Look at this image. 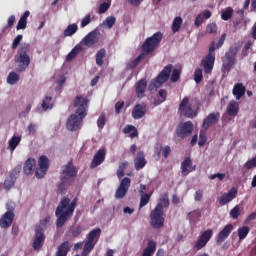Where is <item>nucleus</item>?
<instances>
[{
    "mask_svg": "<svg viewBox=\"0 0 256 256\" xmlns=\"http://www.w3.org/2000/svg\"><path fill=\"white\" fill-rule=\"evenodd\" d=\"M194 81H195V83H201V81H203V70H201V69L195 70Z\"/></svg>",
    "mask_w": 256,
    "mask_h": 256,
    "instance_id": "obj_56",
    "label": "nucleus"
},
{
    "mask_svg": "<svg viewBox=\"0 0 256 256\" xmlns=\"http://www.w3.org/2000/svg\"><path fill=\"white\" fill-rule=\"evenodd\" d=\"M116 22H117V18H115L114 16H108L103 21V25L104 27H107V29H113V26L115 25Z\"/></svg>",
    "mask_w": 256,
    "mask_h": 256,
    "instance_id": "obj_48",
    "label": "nucleus"
},
{
    "mask_svg": "<svg viewBox=\"0 0 256 256\" xmlns=\"http://www.w3.org/2000/svg\"><path fill=\"white\" fill-rule=\"evenodd\" d=\"M61 177L63 178V181H65V179L69 181L70 179H73V177H77V170L73 165V161H70L67 165L63 166Z\"/></svg>",
    "mask_w": 256,
    "mask_h": 256,
    "instance_id": "obj_17",
    "label": "nucleus"
},
{
    "mask_svg": "<svg viewBox=\"0 0 256 256\" xmlns=\"http://www.w3.org/2000/svg\"><path fill=\"white\" fill-rule=\"evenodd\" d=\"M211 237H213V230H211V229L205 230L200 235L201 240L204 241L205 243H209V241H211Z\"/></svg>",
    "mask_w": 256,
    "mask_h": 256,
    "instance_id": "obj_49",
    "label": "nucleus"
},
{
    "mask_svg": "<svg viewBox=\"0 0 256 256\" xmlns=\"http://www.w3.org/2000/svg\"><path fill=\"white\" fill-rule=\"evenodd\" d=\"M105 123H107V118L105 117V114H102L97 120L98 129H103Z\"/></svg>",
    "mask_w": 256,
    "mask_h": 256,
    "instance_id": "obj_60",
    "label": "nucleus"
},
{
    "mask_svg": "<svg viewBox=\"0 0 256 256\" xmlns=\"http://www.w3.org/2000/svg\"><path fill=\"white\" fill-rule=\"evenodd\" d=\"M203 19H211V11L205 10L203 13L198 14L194 22L195 27H201Z\"/></svg>",
    "mask_w": 256,
    "mask_h": 256,
    "instance_id": "obj_34",
    "label": "nucleus"
},
{
    "mask_svg": "<svg viewBox=\"0 0 256 256\" xmlns=\"http://www.w3.org/2000/svg\"><path fill=\"white\" fill-rule=\"evenodd\" d=\"M161 153H162V156L164 157V159H168L169 156L171 155V146H168V145L165 147L156 146L155 154L157 155L158 158L161 157Z\"/></svg>",
    "mask_w": 256,
    "mask_h": 256,
    "instance_id": "obj_31",
    "label": "nucleus"
},
{
    "mask_svg": "<svg viewBox=\"0 0 256 256\" xmlns=\"http://www.w3.org/2000/svg\"><path fill=\"white\" fill-rule=\"evenodd\" d=\"M157 251V243L153 240L148 241L147 247L144 249L142 256H153Z\"/></svg>",
    "mask_w": 256,
    "mask_h": 256,
    "instance_id": "obj_32",
    "label": "nucleus"
},
{
    "mask_svg": "<svg viewBox=\"0 0 256 256\" xmlns=\"http://www.w3.org/2000/svg\"><path fill=\"white\" fill-rule=\"evenodd\" d=\"M171 71H173V64L166 65L156 77L155 87H161L163 83H167L169 81V77H171Z\"/></svg>",
    "mask_w": 256,
    "mask_h": 256,
    "instance_id": "obj_11",
    "label": "nucleus"
},
{
    "mask_svg": "<svg viewBox=\"0 0 256 256\" xmlns=\"http://www.w3.org/2000/svg\"><path fill=\"white\" fill-rule=\"evenodd\" d=\"M47 171H49V158H47L45 155H42L38 159V168L35 171L37 179H43V177L47 175Z\"/></svg>",
    "mask_w": 256,
    "mask_h": 256,
    "instance_id": "obj_9",
    "label": "nucleus"
},
{
    "mask_svg": "<svg viewBox=\"0 0 256 256\" xmlns=\"http://www.w3.org/2000/svg\"><path fill=\"white\" fill-rule=\"evenodd\" d=\"M167 207H169V194L164 193V194L160 195V198L158 200V203H157L155 209L163 211V209H167Z\"/></svg>",
    "mask_w": 256,
    "mask_h": 256,
    "instance_id": "obj_29",
    "label": "nucleus"
},
{
    "mask_svg": "<svg viewBox=\"0 0 256 256\" xmlns=\"http://www.w3.org/2000/svg\"><path fill=\"white\" fill-rule=\"evenodd\" d=\"M124 107H125V102L123 101L117 102L115 105V113L119 115V113H121Z\"/></svg>",
    "mask_w": 256,
    "mask_h": 256,
    "instance_id": "obj_64",
    "label": "nucleus"
},
{
    "mask_svg": "<svg viewBox=\"0 0 256 256\" xmlns=\"http://www.w3.org/2000/svg\"><path fill=\"white\" fill-rule=\"evenodd\" d=\"M239 215H241V207H239V205H236L230 211V217H232V219H239Z\"/></svg>",
    "mask_w": 256,
    "mask_h": 256,
    "instance_id": "obj_53",
    "label": "nucleus"
},
{
    "mask_svg": "<svg viewBox=\"0 0 256 256\" xmlns=\"http://www.w3.org/2000/svg\"><path fill=\"white\" fill-rule=\"evenodd\" d=\"M29 51H31V45L23 43L19 46L17 54L14 56V62L17 66L18 73H25L31 65V56H29Z\"/></svg>",
    "mask_w": 256,
    "mask_h": 256,
    "instance_id": "obj_3",
    "label": "nucleus"
},
{
    "mask_svg": "<svg viewBox=\"0 0 256 256\" xmlns=\"http://www.w3.org/2000/svg\"><path fill=\"white\" fill-rule=\"evenodd\" d=\"M231 17H233V8L228 7L225 9L224 12H222L221 18L223 19V21H229Z\"/></svg>",
    "mask_w": 256,
    "mask_h": 256,
    "instance_id": "obj_50",
    "label": "nucleus"
},
{
    "mask_svg": "<svg viewBox=\"0 0 256 256\" xmlns=\"http://www.w3.org/2000/svg\"><path fill=\"white\" fill-rule=\"evenodd\" d=\"M188 219L190 223H197L199 219H201V211L200 210H194L188 214Z\"/></svg>",
    "mask_w": 256,
    "mask_h": 256,
    "instance_id": "obj_43",
    "label": "nucleus"
},
{
    "mask_svg": "<svg viewBox=\"0 0 256 256\" xmlns=\"http://www.w3.org/2000/svg\"><path fill=\"white\" fill-rule=\"evenodd\" d=\"M232 93L237 100L241 99L245 95V86L242 83L235 84Z\"/></svg>",
    "mask_w": 256,
    "mask_h": 256,
    "instance_id": "obj_35",
    "label": "nucleus"
},
{
    "mask_svg": "<svg viewBox=\"0 0 256 256\" xmlns=\"http://www.w3.org/2000/svg\"><path fill=\"white\" fill-rule=\"evenodd\" d=\"M13 219H15V212L13 210H8L0 218V227L2 229H9L13 225Z\"/></svg>",
    "mask_w": 256,
    "mask_h": 256,
    "instance_id": "obj_18",
    "label": "nucleus"
},
{
    "mask_svg": "<svg viewBox=\"0 0 256 256\" xmlns=\"http://www.w3.org/2000/svg\"><path fill=\"white\" fill-rule=\"evenodd\" d=\"M150 225L153 229H161L165 226V212L154 208L150 213Z\"/></svg>",
    "mask_w": 256,
    "mask_h": 256,
    "instance_id": "obj_6",
    "label": "nucleus"
},
{
    "mask_svg": "<svg viewBox=\"0 0 256 256\" xmlns=\"http://www.w3.org/2000/svg\"><path fill=\"white\" fill-rule=\"evenodd\" d=\"M247 235H249V226H242L238 228L239 241H243V239H246Z\"/></svg>",
    "mask_w": 256,
    "mask_h": 256,
    "instance_id": "obj_45",
    "label": "nucleus"
},
{
    "mask_svg": "<svg viewBox=\"0 0 256 256\" xmlns=\"http://www.w3.org/2000/svg\"><path fill=\"white\" fill-rule=\"evenodd\" d=\"M53 98L51 96H46L45 99L42 101V109L43 111H48V109H53Z\"/></svg>",
    "mask_w": 256,
    "mask_h": 256,
    "instance_id": "obj_46",
    "label": "nucleus"
},
{
    "mask_svg": "<svg viewBox=\"0 0 256 256\" xmlns=\"http://www.w3.org/2000/svg\"><path fill=\"white\" fill-rule=\"evenodd\" d=\"M161 41H163V34L161 32H156L151 37H148L142 45L143 53L130 63L132 69H135V67L141 63L142 59H145V55H150V53H153V51L159 47Z\"/></svg>",
    "mask_w": 256,
    "mask_h": 256,
    "instance_id": "obj_2",
    "label": "nucleus"
},
{
    "mask_svg": "<svg viewBox=\"0 0 256 256\" xmlns=\"http://www.w3.org/2000/svg\"><path fill=\"white\" fill-rule=\"evenodd\" d=\"M19 143H21V136H12L9 140L8 147L11 151H15Z\"/></svg>",
    "mask_w": 256,
    "mask_h": 256,
    "instance_id": "obj_42",
    "label": "nucleus"
},
{
    "mask_svg": "<svg viewBox=\"0 0 256 256\" xmlns=\"http://www.w3.org/2000/svg\"><path fill=\"white\" fill-rule=\"evenodd\" d=\"M125 167H127V163H122L117 170V177L118 179H123L125 177Z\"/></svg>",
    "mask_w": 256,
    "mask_h": 256,
    "instance_id": "obj_58",
    "label": "nucleus"
},
{
    "mask_svg": "<svg viewBox=\"0 0 256 256\" xmlns=\"http://www.w3.org/2000/svg\"><path fill=\"white\" fill-rule=\"evenodd\" d=\"M239 45L234 44L230 46L229 50L225 53V60L222 64V73H229L237 61V53H239Z\"/></svg>",
    "mask_w": 256,
    "mask_h": 256,
    "instance_id": "obj_4",
    "label": "nucleus"
},
{
    "mask_svg": "<svg viewBox=\"0 0 256 256\" xmlns=\"http://www.w3.org/2000/svg\"><path fill=\"white\" fill-rule=\"evenodd\" d=\"M196 166H193V161L187 157L184 159V161L181 163V173L183 177H187L189 173H192V171H195Z\"/></svg>",
    "mask_w": 256,
    "mask_h": 256,
    "instance_id": "obj_24",
    "label": "nucleus"
},
{
    "mask_svg": "<svg viewBox=\"0 0 256 256\" xmlns=\"http://www.w3.org/2000/svg\"><path fill=\"white\" fill-rule=\"evenodd\" d=\"M21 41H23V35L18 34L12 42V49L13 50L17 49L21 44Z\"/></svg>",
    "mask_w": 256,
    "mask_h": 256,
    "instance_id": "obj_57",
    "label": "nucleus"
},
{
    "mask_svg": "<svg viewBox=\"0 0 256 256\" xmlns=\"http://www.w3.org/2000/svg\"><path fill=\"white\" fill-rule=\"evenodd\" d=\"M178 111L187 117L188 119H194L197 115V111L193 110L191 104H189V97H184L179 105Z\"/></svg>",
    "mask_w": 256,
    "mask_h": 256,
    "instance_id": "obj_8",
    "label": "nucleus"
},
{
    "mask_svg": "<svg viewBox=\"0 0 256 256\" xmlns=\"http://www.w3.org/2000/svg\"><path fill=\"white\" fill-rule=\"evenodd\" d=\"M123 133L125 135H129V137L131 139H135V137H139V131L137 130V128L133 125H127L124 129H123Z\"/></svg>",
    "mask_w": 256,
    "mask_h": 256,
    "instance_id": "obj_37",
    "label": "nucleus"
},
{
    "mask_svg": "<svg viewBox=\"0 0 256 256\" xmlns=\"http://www.w3.org/2000/svg\"><path fill=\"white\" fill-rule=\"evenodd\" d=\"M158 96L161 98L160 101H156L155 105H161L164 101H167V90L160 89L158 91Z\"/></svg>",
    "mask_w": 256,
    "mask_h": 256,
    "instance_id": "obj_52",
    "label": "nucleus"
},
{
    "mask_svg": "<svg viewBox=\"0 0 256 256\" xmlns=\"http://www.w3.org/2000/svg\"><path fill=\"white\" fill-rule=\"evenodd\" d=\"M81 233H83V227L79 225L71 229L72 237H79Z\"/></svg>",
    "mask_w": 256,
    "mask_h": 256,
    "instance_id": "obj_61",
    "label": "nucleus"
},
{
    "mask_svg": "<svg viewBox=\"0 0 256 256\" xmlns=\"http://www.w3.org/2000/svg\"><path fill=\"white\" fill-rule=\"evenodd\" d=\"M77 201H79L78 198H74L71 202V199L64 197L61 199L59 205L56 208L55 215L57 217L56 220V227L57 229H61L65 223H67V220L73 213H75V209L77 208Z\"/></svg>",
    "mask_w": 256,
    "mask_h": 256,
    "instance_id": "obj_1",
    "label": "nucleus"
},
{
    "mask_svg": "<svg viewBox=\"0 0 256 256\" xmlns=\"http://www.w3.org/2000/svg\"><path fill=\"white\" fill-rule=\"evenodd\" d=\"M69 251H71V244L69 241H64L59 245L56 251V256H67Z\"/></svg>",
    "mask_w": 256,
    "mask_h": 256,
    "instance_id": "obj_30",
    "label": "nucleus"
},
{
    "mask_svg": "<svg viewBox=\"0 0 256 256\" xmlns=\"http://www.w3.org/2000/svg\"><path fill=\"white\" fill-rule=\"evenodd\" d=\"M69 185V180H63V178L61 177V183L58 185V193H63L69 187Z\"/></svg>",
    "mask_w": 256,
    "mask_h": 256,
    "instance_id": "obj_51",
    "label": "nucleus"
},
{
    "mask_svg": "<svg viewBox=\"0 0 256 256\" xmlns=\"http://www.w3.org/2000/svg\"><path fill=\"white\" fill-rule=\"evenodd\" d=\"M145 91H147V79H140L136 83V95L138 99H143L145 97Z\"/></svg>",
    "mask_w": 256,
    "mask_h": 256,
    "instance_id": "obj_25",
    "label": "nucleus"
},
{
    "mask_svg": "<svg viewBox=\"0 0 256 256\" xmlns=\"http://www.w3.org/2000/svg\"><path fill=\"white\" fill-rule=\"evenodd\" d=\"M207 246V242H205L204 240H202L200 237L198 238V240L194 243V248L196 249V251H201V249H203V247Z\"/></svg>",
    "mask_w": 256,
    "mask_h": 256,
    "instance_id": "obj_55",
    "label": "nucleus"
},
{
    "mask_svg": "<svg viewBox=\"0 0 256 256\" xmlns=\"http://www.w3.org/2000/svg\"><path fill=\"white\" fill-rule=\"evenodd\" d=\"M145 165H147V160L145 159V152L140 151L134 159V166L136 171H140V169H143Z\"/></svg>",
    "mask_w": 256,
    "mask_h": 256,
    "instance_id": "obj_26",
    "label": "nucleus"
},
{
    "mask_svg": "<svg viewBox=\"0 0 256 256\" xmlns=\"http://www.w3.org/2000/svg\"><path fill=\"white\" fill-rule=\"evenodd\" d=\"M79 27L77 24H70L67 26V28L64 30V37H72V35H75L77 33V30Z\"/></svg>",
    "mask_w": 256,
    "mask_h": 256,
    "instance_id": "obj_40",
    "label": "nucleus"
},
{
    "mask_svg": "<svg viewBox=\"0 0 256 256\" xmlns=\"http://www.w3.org/2000/svg\"><path fill=\"white\" fill-rule=\"evenodd\" d=\"M227 113L230 117H237L239 113V103L236 101H232L227 106Z\"/></svg>",
    "mask_w": 256,
    "mask_h": 256,
    "instance_id": "obj_36",
    "label": "nucleus"
},
{
    "mask_svg": "<svg viewBox=\"0 0 256 256\" xmlns=\"http://www.w3.org/2000/svg\"><path fill=\"white\" fill-rule=\"evenodd\" d=\"M98 41L99 38H97L96 31L88 33L83 39V43L84 45H86V47H93V45H95V43H97Z\"/></svg>",
    "mask_w": 256,
    "mask_h": 256,
    "instance_id": "obj_27",
    "label": "nucleus"
},
{
    "mask_svg": "<svg viewBox=\"0 0 256 256\" xmlns=\"http://www.w3.org/2000/svg\"><path fill=\"white\" fill-rule=\"evenodd\" d=\"M106 155L107 151L105 149H99L92 159L90 168L95 169V167H99L105 161Z\"/></svg>",
    "mask_w": 256,
    "mask_h": 256,
    "instance_id": "obj_21",
    "label": "nucleus"
},
{
    "mask_svg": "<svg viewBox=\"0 0 256 256\" xmlns=\"http://www.w3.org/2000/svg\"><path fill=\"white\" fill-rule=\"evenodd\" d=\"M193 133V122L187 121L178 126L176 129V135L177 137H180V139H185V137H189Z\"/></svg>",
    "mask_w": 256,
    "mask_h": 256,
    "instance_id": "obj_14",
    "label": "nucleus"
},
{
    "mask_svg": "<svg viewBox=\"0 0 256 256\" xmlns=\"http://www.w3.org/2000/svg\"><path fill=\"white\" fill-rule=\"evenodd\" d=\"M233 229H235L233 224H227L226 226H224V228L216 236L217 245L225 243V241L229 238V235L233 233Z\"/></svg>",
    "mask_w": 256,
    "mask_h": 256,
    "instance_id": "obj_15",
    "label": "nucleus"
},
{
    "mask_svg": "<svg viewBox=\"0 0 256 256\" xmlns=\"http://www.w3.org/2000/svg\"><path fill=\"white\" fill-rule=\"evenodd\" d=\"M19 173H21L20 168H14L10 171L9 177L4 181V189L6 191H9V189L15 187V181H17V178L19 177Z\"/></svg>",
    "mask_w": 256,
    "mask_h": 256,
    "instance_id": "obj_16",
    "label": "nucleus"
},
{
    "mask_svg": "<svg viewBox=\"0 0 256 256\" xmlns=\"http://www.w3.org/2000/svg\"><path fill=\"white\" fill-rule=\"evenodd\" d=\"M37 165V160L34 158H29L26 160L24 167H23V172L25 175H31L35 171V167Z\"/></svg>",
    "mask_w": 256,
    "mask_h": 256,
    "instance_id": "obj_28",
    "label": "nucleus"
},
{
    "mask_svg": "<svg viewBox=\"0 0 256 256\" xmlns=\"http://www.w3.org/2000/svg\"><path fill=\"white\" fill-rule=\"evenodd\" d=\"M73 105L76 108V115L87 117V109H89V98L83 95H77L74 99Z\"/></svg>",
    "mask_w": 256,
    "mask_h": 256,
    "instance_id": "obj_7",
    "label": "nucleus"
},
{
    "mask_svg": "<svg viewBox=\"0 0 256 256\" xmlns=\"http://www.w3.org/2000/svg\"><path fill=\"white\" fill-rule=\"evenodd\" d=\"M179 79H181V72L178 69H174L172 71L170 81H172V83H177Z\"/></svg>",
    "mask_w": 256,
    "mask_h": 256,
    "instance_id": "obj_54",
    "label": "nucleus"
},
{
    "mask_svg": "<svg viewBox=\"0 0 256 256\" xmlns=\"http://www.w3.org/2000/svg\"><path fill=\"white\" fill-rule=\"evenodd\" d=\"M200 139L198 141L199 147H204L205 143H207V136L205 135V132L203 130L200 131L199 135Z\"/></svg>",
    "mask_w": 256,
    "mask_h": 256,
    "instance_id": "obj_59",
    "label": "nucleus"
},
{
    "mask_svg": "<svg viewBox=\"0 0 256 256\" xmlns=\"http://www.w3.org/2000/svg\"><path fill=\"white\" fill-rule=\"evenodd\" d=\"M99 237H101V229L96 228L91 230L87 235V240L85 242L82 256H87L93 249H95V245H97V242L99 241Z\"/></svg>",
    "mask_w": 256,
    "mask_h": 256,
    "instance_id": "obj_5",
    "label": "nucleus"
},
{
    "mask_svg": "<svg viewBox=\"0 0 256 256\" xmlns=\"http://www.w3.org/2000/svg\"><path fill=\"white\" fill-rule=\"evenodd\" d=\"M29 15H31V12H29V10H26L23 13L16 26L17 31H21V29H27V19L29 18Z\"/></svg>",
    "mask_w": 256,
    "mask_h": 256,
    "instance_id": "obj_33",
    "label": "nucleus"
},
{
    "mask_svg": "<svg viewBox=\"0 0 256 256\" xmlns=\"http://www.w3.org/2000/svg\"><path fill=\"white\" fill-rule=\"evenodd\" d=\"M83 47L81 45H76L66 56V61H71L77 57V54L82 51Z\"/></svg>",
    "mask_w": 256,
    "mask_h": 256,
    "instance_id": "obj_41",
    "label": "nucleus"
},
{
    "mask_svg": "<svg viewBox=\"0 0 256 256\" xmlns=\"http://www.w3.org/2000/svg\"><path fill=\"white\" fill-rule=\"evenodd\" d=\"M131 187V178L125 177L121 180L119 187L116 190L115 198L123 199L127 195V191Z\"/></svg>",
    "mask_w": 256,
    "mask_h": 256,
    "instance_id": "obj_13",
    "label": "nucleus"
},
{
    "mask_svg": "<svg viewBox=\"0 0 256 256\" xmlns=\"http://www.w3.org/2000/svg\"><path fill=\"white\" fill-rule=\"evenodd\" d=\"M7 83H9V85H15L19 83V74L16 72H10L7 77Z\"/></svg>",
    "mask_w": 256,
    "mask_h": 256,
    "instance_id": "obj_47",
    "label": "nucleus"
},
{
    "mask_svg": "<svg viewBox=\"0 0 256 256\" xmlns=\"http://www.w3.org/2000/svg\"><path fill=\"white\" fill-rule=\"evenodd\" d=\"M109 7H111V3L104 2L100 4L99 13L100 14L107 13V11H109Z\"/></svg>",
    "mask_w": 256,
    "mask_h": 256,
    "instance_id": "obj_62",
    "label": "nucleus"
},
{
    "mask_svg": "<svg viewBox=\"0 0 256 256\" xmlns=\"http://www.w3.org/2000/svg\"><path fill=\"white\" fill-rule=\"evenodd\" d=\"M45 245V230L41 226L35 228L34 240L32 247L35 251H39Z\"/></svg>",
    "mask_w": 256,
    "mask_h": 256,
    "instance_id": "obj_10",
    "label": "nucleus"
},
{
    "mask_svg": "<svg viewBox=\"0 0 256 256\" xmlns=\"http://www.w3.org/2000/svg\"><path fill=\"white\" fill-rule=\"evenodd\" d=\"M237 188H231L228 193H224L219 198V205H227V203H231L233 199L237 197Z\"/></svg>",
    "mask_w": 256,
    "mask_h": 256,
    "instance_id": "obj_20",
    "label": "nucleus"
},
{
    "mask_svg": "<svg viewBox=\"0 0 256 256\" xmlns=\"http://www.w3.org/2000/svg\"><path fill=\"white\" fill-rule=\"evenodd\" d=\"M105 55H107V51L105 50V48H101L96 53V65H98V67H103V59H105Z\"/></svg>",
    "mask_w": 256,
    "mask_h": 256,
    "instance_id": "obj_39",
    "label": "nucleus"
},
{
    "mask_svg": "<svg viewBox=\"0 0 256 256\" xmlns=\"http://www.w3.org/2000/svg\"><path fill=\"white\" fill-rule=\"evenodd\" d=\"M153 195V192H150L149 194H141L140 197V204L139 207L142 209V207H145L151 201V196Z\"/></svg>",
    "mask_w": 256,
    "mask_h": 256,
    "instance_id": "obj_44",
    "label": "nucleus"
},
{
    "mask_svg": "<svg viewBox=\"0 0 256 256\" xmlns=\"http://www.w3.org/2000/svg\"><path fill=\"white\" fill-rule=\"evenodd\" d=\"M147 115V104H136L132 110L133 119H143Z\"/></svg>",
    "mask_w": 256,
    "mask_h": 256,
    "instance_id": "obj_23",
    "label": "nucleus"
},
{
    "mask_svg": "<svg viewBox=\"0 0 256 256\" xmlns=\"http://www.w3.org/2000/svg\"><path fill=\"white\" fill-rule=\"evenodd\" d=\"M181 25H183V18H181V16L175 17L171 26L172 32L179 33V30L181 29Z\"/></svg>",
    "mask_w": 256,
    "mask_h": 256,
    "instance_id": "obj_38",
    "label": "nucleus"
},
{
    "mask_svg": "<svg viewBox=\"0 0 256 256\" xmlns=\"http://www.w3.org/2000/svg\"><path fill=\"white\" fill-rule=\"evenodd\" d=\"M83 119H85V116H81L76 112L70 115L66 123V127L68 131H77L79 127H81V123H83Z\"/></svg>",
    "mask_w": 256,
    "mask_h": 256,
    "instance_id": "obj_12",
    "label": "nucleus"
},
{
    "mask_svg": "<svg viewBox=\"0 0 256 256\" xmlns=\"http://www.w3.org/2000/svg\"><path fill=\"white\" fill-rule=\"evenodd\" d=\"M206 31L207 33H217V24L215 23H211L208 24V26L206 27Z\"/></svg>",
    "mask_w": 256,
    "mask_h": 256,
    "instance_id": "obj_63",
    "label": "nucleus"
},
{
    "mask_svg": "<svg viewBox=\"0 0 256 256\" xmlns=\"http://www.w3.org/2000/svg\"><path fill=\"white\" fill-rule=\"evenodd\" d=\"M201 66L203 67L204 73H206V75L211 74L213 67H215V57L212 55H206L201 61Z\"/></svg>",
    "mask_w": 256,
    "mask_h": 256,
    "instance_id": "obj_19",
    "label": "nucleus"
},
{
    "mask_svg": "<svg viewBox=\"0 0 256 256\" xmlns=\"http://www.w3.org/2000/svg\"><path fill=\"white\" fill-rule=\"evenodd\" d=\"M219 117H221V114L219 112L210 113L203 120V124H202L203 129L207 130V129H209V127H211V125H215V124L219 123Z\"/></svg>",
    "mask_w": 256,
    "mask_h": 256,
    "instance_id": "obj_22",
    "label": "nucleus"
}]
</instances>
